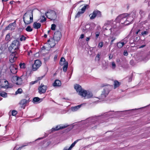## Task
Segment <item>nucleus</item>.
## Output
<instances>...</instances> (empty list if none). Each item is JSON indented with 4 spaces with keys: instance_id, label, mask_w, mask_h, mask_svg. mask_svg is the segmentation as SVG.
Instances as JSON below:
<instances>
[{
    "instance_id": "nucleus-1",
    "label": "nucleus",
    "mask_w": 150,
    "mask_h": 150,
    "mask_svg": "<svg viewBox=\"0 0 150 150\" xmlns=\"http://www.w3.org/2000/svg\"><path fill=\"white\" fill-rule=\"evenodd\" d=\"M23 21L25 25L30 24L33 22V11L31 10L27 11L24 15Z\"/></svg>"
},
{
    "instance_id": "nucleus-2",
    "label": "nucleus",
    "mask_w": 150,
    "mask_h": 150,
    "mask_svg": "<svg viewBox=\"0 0 150 150\" xmlns=\"http://www.w3.org/2000/svg\"><path fill=\"white\" fill-rule=\"evenodd\" d=\"M128 16L127 13L123 14L118 16L116 18V21L122 24L127 25L129 24V23H127L126 20V17Z\"/></svg>"
},
{
    "instance_id": "nucleus-3",
    "label": "nucleus",
    "mask_w": 150,
    "mask_h": 150,
    "mask_svg": "<svg viewBox=\"0 0 150 150\" xmlns=\"http://www.w3.org/2000/svg\"><path fill=\"white\" fill-rule=\"evenodd\" d=\"M45 15L48 18L53 20L57 18V16L56 12L51 10H49L47 12H46Z\"/></svg>"
},
{
    "instance_id": "nucleus-4",
    "label": "nucleus",
    "mask_w": 150,
    "mask_h": 150,
    "mask_svg": "<svg viewBox=\"0 0 150 150\" xmlns=\"http://www.w3.org/2000/svg\"><path fill=\"white\" fill-rule=\"evenodd\" d=\"M111 88V86L110 85H107L104 88L100 96L101 99H103L107 96Z\"/></svg>"
},
{
    "instance_id": "nucleus-5",
    "label": "nucleus",
    "mask_w": 150,
    "mask_h": 150,
    "mask_svg": "<svg viewBox=\"0 0 150 150\" xmlns=\"http://www.w3.org/2000/svg\"><path fill=\"white\" fill-rule=\"evenodd\" d=\"M18 40L17 39V40L13 41L11 44L10 48H11L14 50H17L19 48L20 44Z\"/></svg>"
},
{
    "instance_id": "nucleus-6",
    "label": "nucleus",
    "mask_w": 150,
    "mask_h": 150,
    "mask_svg": "<svg viewBox=\"0 0 150 150\" xmlns=\"http://www.w3.org/2000/svg\"><path fill=\"white\" fill-rule=\"evenodd\" d=\"M74 88L78 92L80 96L84 95L85 93H86V90L82 89L81 87L78 84H76L74 86Z\"/></svg>"
},
{
    "instance_id": "nucleus-7",
    "label": "nucleus",
    "mask_w": 150,
    "mask_h": 150,
    "mask_svg": "<svg viewBox=\"0 0 150 150\" xmlns=\"http://www.w3.org/2000/svg\"><path fill=\"white\" fill-rule=\"evenodd\" d=\"M90 19L92 20L94 19L96 16L100 17L101 16V12L98 10H95L93 13L89 15Z\"/></svg>"
},
{
    "instance_id": "nucleus-8",
    "label": "nucleus",
    "mask_w": 150,
    "mask_h": 150,
    "mask_svg": "<svg viewBox=\"0 0 150 150\" xmlns=\"http://www.w3.org/2000/svg\"><path fill=\"white\" fill-rule=\"evenodd\" d=\"M41 62L39 60H36L35 61V62L32 66V70L34 71L37 70L41 65Z\"/></svg>"
},
{
    "instance_id": "nucleus-9",
    "label": "nucleus",
    "mask_w": 150,
    "mask_h": 150,
    "mask_svg": "<svg viewBox=\"0 0 150 150\" xmlns=\"http://www.w3.org/2000/svg\"><path fill=\"white\" fill-rule=\"evenodd\" d=\"M109 29L110 30L111 33L115 36L118 35L120 33L119 28L116 26H114Z\"/></svg>"
},
{
    "instance_id": "nucleus-10",
    "label": "nucleus",
    "mask_w": 150,
    "mask_h": 150,
    "mask_svg": "<svg viewBox=\"0 0 150 150\" xmlns=\"http://www.w3.org/2000/svg\"><path fill=\"white\" fill-rule=\"evenodd\" d=\"M89 8V5L87 4H86L83 6L82 8L81 9V11H79L76 15L75 16V18H79L80 16L81 15L83 14L85 11L86 8Z\"/></svg>"
},
{
    "instance_id": "nucleus-11",
    "label": "nucleus",
    "mask_w": 150,
    "mask_h": 150,
    "mask_svg": "<svg viewBox=\"0 0 150 150\" xmlns=\"http://www.w3.org/2000/svg\"><path fill=\"white\" fill-rule=\"evenodd\" d=\"M61 37V33L60 32L58 31L55 32L54 34L53 38L55 40L58 41L60 40Z\"/></svg>"
},
{
    "instance_id": "nucleus-12",
    "label": "nucleus",
    "mask_w": 150,
    "mask_h": 150,
    "mask_svg": "<svg viewBox=\"0 0 150 150\" xmlns=\"http://www.w3.org/2000/svg\"><path fill=\"white\" fill-rule=\"evenodd\" d=\"M47 89V87L46 86L41 84L38 88L39 92L40 94L44 93L45 92Z\"/></svg>"
},
{
    "instance_id": "nucleus-13",
    "label": "nucleus",
    "mask_w": 150,
    "mask_h": 150,
    "mask_svg": "<svg viewBox=\"0 0 150 150\" xmlns=\"http://www.w3.org/2000/svg\"><path fill=\"white\" fill-rule=\"evenodd\" d=\"M18 57V55H16L15 53H12L9 57V61L10 62L13 63L16 61Z\"/></svg>"
},
{
    "instance_id": "nucleus-14",
    "label": "nucleus",
    "mask_w": 150,
    "mask_h": 150,
    "mask_svg": "<svg viewBox=\"0 0 150 150\" xmlns=\"http://www.w3.org/2000/svg\"><path fill=\"white\" fill-rule=\"evenodd\" d=\"M10 70L11 73L13 74H16L17 71V67L16 65H11L10 67Z\"/></svg>"
},
{
    "instance_id": "nucleus-15",
    "label": "nucleus",
    "mask_w": 150,
    "mask_h": 150,
    "mask_svg": "<svg viewBox=\"0 0 150 150\" xmlns=\"http://www.w3.org/2000/svg\"><path fill=\"white\" fill-rule=\"evenodd\" d=\"M68 126V125H64L62 126L60 125L57 126L55 128H53L52 129V131H57L59 129H62L65 128Z\"/></svg>"
},
{
    "instance_id": "nucleus-16",
    "label": "nucleus",
    "mask_w": 150,
    "mask_h": 150,
    "mask_svg": "<svg viewBox=\"0 0 150 150\" xmlns=\"http://www.w3.org/2000/svg\"><path fill=\"white\" fill-rule=\"evenodd\" d=\"M13 79L16 81V83L18 85H21L22 83V79L21 77L17 76L13 77Z\"/></svg>"
},
{
    "instance_id": "nucleus-17",
    "label": "nucleus",
    "mask_w": 150,
    "mask_h": 150,
    "mask_svg": "<svg viewBox=\"0 0 150 150\" xmlns=\"http://www.w3.org/2000/svg\"><path fill=\"white\" fill-rule=\"evenodd\" d=\"M15 23H10L8 26L6 27L5 28V30H14L15 28V27L14 25H15Z\"/></svg>"
},
{
    "instance_id": "nucleus-18",
    "label": "nucleus",
    "mask_w": 150,
    "mask_h": 150,
    "mask_svg": "<svg viewBox=\"0 0 150 150\" xmlns=\"http://www.w3.org/2000/svg\"><path fill=\"white\" fill-rule=\"evenodd\" d=\"M55 40L54 38H51L49 39L47 41L49 42V44L51 47H54L55 45Z\"/></svg>"
},
{
    "instance_id": "nucleus-19",
    "label": "nucleus",
    "mask_w": 150,
    "mask_h": 150,
    "mask_svg": "<svg viewBox=\"0 0 150 150\" xmlns=\"http://www.w3.org/2000/svg\"><path fill=\"white\" fill-rule=\"evenodd\" d=\"M84 95H82L83 97H86L87 98H90L93 96V94L92 93L86 91V93H84Z\"/></svg>"
},
{
    "instance_id": "nucleus-20",
    "label": "nucleus",
    "mask_w": 150,
    "mask_h": 150,
    "mask_svg": "<svg viewBox=\"0 0 150 150\" xmlns=\"http://www.w3.org/2000/svg\"><path fill=\"white\" fill-rule=\"evenodd\" d=\"M42 100L43 98L40 99L38 97H34L33 99V101L34 103H40Z\"/></svg>"
},
{
    "instance_id": "nucleus-21",
    "label": "nucleus",
    "mask_w": 150,
    "mask_h": 150,
    "mask_svg": "<svg viewBox=\"0 0 150 150\" xmlns=\"http://www.w3.org/2000/svg\"><path fill=\"white\" fill-rule=\"evenodd\" d=\"M33 28L35 29H38L40 28L41 25L40 23L35 22L33 23Z\"/></svg>"
},
{
    "instance_id": "nucleus-22",
    "label": "nucleus",
    "mask_w": 150,
    "mask_h": 150,
    "mask_svg": "<svg viewBox=\"0 0 150 150\" xmlns=\"http://www.w3.org/2000/svg\"><path fill=\"white\" fill-rule=\"evenodd\" d=\"M61 85V81L59 80H56L54 82L53 84V85L54 86H60Z\"/></svg>"
},
{
    "instance_id": "nucleus-23",
    "label": "nucleus",
    "mask_w": 150,
    "mask_h": 150,
    "mask_svg": "<svg viewBox=\"0 0 150 150\" xmlns=\"http://www.w3.org/2000/svg\"><path fill=\"white\" fill-rule=\"evenodd\" d=\"M113 24V22L112 21H108L106 22L105 24V25L104 26V28H105V27H108V26L109 25H111ZM105 28L106 30H108V29H107L106 28Z\"/></svg>"
},
{
    "instance_id": "nucleus-24",
    "label": "nucleus",
    "mask_w": 150,
    "mask_h": 150,
    "mask_svg": "<svg viewBox=\"0 0 150 150\" xmlns=\"http://www.w3.org/2000/svg\"><path fill=\"white\" fill-rule=\"evenodd\" d=\"M147 59H146V58L145 56H142L139 57L138 60L139 62L146 61Z\"/></svg>"
},
{
    "instance_id": "nucleus-25",
    "label": "nucleus",
    "mask_w": 150,
    "mask_h": 150,
    "mask_svg": "<svg viewBox=\"0 0 150 150\" xmlns=\"http://www.w3.org/2000/svg\"><path fill=\"white\" fill-rule=\"evenodd\" d=\"M81 105H80L74 107H72L71 108V110L73 111H76L81 107Z\"/></svg>"
},
{
    "instance_id": "nucleus-26",
    "label": "nucleus",
    "mask_w": 150,
    "mask_h": 150,
    "mask_svg": "<svg viewBox=\"0 0 150 150\" xmlns=\"http://www.w3.org/2000/svg\"><path fill=\"white\" fill-rule=\"evenodd\" d=\"M66 62L65 58L62 57L61 58L60 60V64L61 65H63L65 64L66 62Z\"/></svg>"
},
{
    "instance_id": "nucleus-27",
    "label": "nucleus",
    "mask_w": 150,
    "mask_h": 150,
    "mask_svg": "<svg viewBox=\"0 0 150 150\" xmlns=\"http://www.w3.org/2000/svg\"><path fill=\"white\" fill-rule=\"evenodd\" d=\"M7 83L8 84V81L4 79H0V87L2 88L3 83Z\"/></svg>"
},
{
    "instance_id": "nucleus-28",
    "label": "nucleus",
    "mask_w": 150,
    "mask_h": 150,
    "mask_svg": "<svg viewBox=\"0 0 150 150\" xmlns=\"http://www.w3.org/2000/svg\"><path fill=\"white\" fill-rule=\"evenodd\" d=\"M120 42L117 43V46L119 48H122L123 45L126 44V42Z\"/></svg>"
},
{
    "instance_id": "nucleus-29",
    "label": "nucleus",
    "mask_w": 150,
    "mask_h": 150,
    "mask_svg": "<svg viewBox=\"0 0 150 150\" xmlns=\"http://www.w3.org/2000/svg\"><path fill=\"white\" fill-rule=\"evenodd\" d=\"M81 140L80 139H77L69 147V149H71L74 146L75 144L79 140Z\"/></svg>"
},
{
    "instance_id": "nucleus-30",
    "label": "nucleus",
    "mask_w": 150,
    "mask_h": 150,
    "mask_svg": "<svg viewBox=\"0 0 150 150\" xmlns=\"http://www.w3.org/2000/svg\"><path fill=\"white\" fill-rule=\"evenodd\" d=\"M133 19V18L132 17H131V16H128L127 17H126V21H127V23H129L132 22Z\"/></svg>"
},
{
    "instance_id": "nucleus-31",
    "label": "nucleus",
    "mask_w": 150,
    "mask_h": 150,
    "mask_svg": "<svg viewBox=\"0 0 150 150\" xmlns=\"http://www.w3.org/2000/svg\"><path fill=\"white\" fill-rule=\"evenodd\" d=\"M0 96H1L5 98L7 96V93L4 91H0Z\"/></svg>"
},
{
    "instance_id": "nucleus-32",
    "label": "nucleus",
    "mask_w": 150,
    "mask_h": 150,
    "mask_svg": "<svg viewBox=\"0 0 150 150\" xmlns=\"http://www.w3.org/2000/svg\"><path fill=\"white\" fill-rule=\"evenodd\" d=\"M64 66L63 67V71L66 72L67 70V69L68 66V63L67 62H66L65 64H64Z\"/></svg>"
},
{
    "instance_id": "nucleus-33",
    "label": "nucleus",
    "mask_w": 150,
    "mask_h": 150,
    "mask_svg": "<svg viewBox=\"0 0 150 150\" xmlns=\"http://www.w3.org/2000/svg\"><path fill=\"white\" fill-rule=\"evenodd\" d=\"M120 85V83L118 81H114V86L115 88L119 86Z\"/></svg>"
},
{
    "instance_id": "nucleus-34",
    "label": "nucleus",
    "mask_w": 150,
    "mask_h": 150,
    "mask_svg": "<svg viewBox=\"0 0 150 150\" xmlns=\"http://www.w3.org/2000/svg\"><path fill=\"white\" fill-rule=\"evenodd\" d=\"M19 65L21 69H25L26 67L25 64V63H21Z\"/></svg>"
},
{
    "instance_id": "nucleus-35",
    "label": "nucleus",
    "mask_w": 150,
    "mask_h": 150,
    "mask_svg": "<svg viewBox=\"0 0 150 150\" xmlns=\"http://www.w3.org/2000/svg\"><path fill=\"white\" fill-rule=\"evenodd\" d=\"M139 13L140 16L142 17L144 16L145 14V12L142 10H140Z\"/></svg>"
},
{
    "instance_id": "nucleus-36",
    "label": "nucleus",
    "mask_w": 150,
    "mask_h": 150,
    "mask_svg": "<svg viewBox=\"0 0 150 150\" xmlns=\"http://www.w3.org/2000/svg\"><path fill=\"white\" fill-rule=\"evenodd\" d=\"M27 102V100L25 99H23L22 100L21 102L20 103L22 105H24L26 104Z\"/></svg>"
},
{
    "instance_id": "nucleus-37",
    "label": "nucleus",
    "mask_w": 150,
    "mask_h": 150,
    "mask_svg": "<svg viewBox=\"0 0 150 150\" xmlns=\"http://www.w3.org/2000/svg\"><path fill=\"white\" fill-rule=\"evenodd\" d=\"M25 30L28 32H31L33 30V29L30 26H28L25 29Z\"/></svg>"
},
{
    "instance_id": "nucleus-38",
    "label": "nucleus",
    "mask_w": 150,
    "mask_h": 150,
    "mask_svg": "<svg viewBox=\"0 0 150 150\" xmlns=\"http://www.w3.org/2000/svg\"><path fill=\"white\" fill-rule=\"evenodd\" d=\"M10 36L9 34H7L6 36L5 40L7 41H9L10 40Z\"/></svg>"
},
{
    "instance_id": "nucleus-39",
    "label": "nucleus",
    "mask_w": 150,
    "mask_h": 150,
    "mask_svg": "<svg viewBox=\"0 0 150 150\" xmlns=\"http://www.w3.org/2000/svg\"><path fill=\"white\" fill-rule=\"evenodd\" d=\"M26 38L23 35H21L20 36V40L21 41H22L23 40H26Z\"/></svg>"
},
{
    "instance_id": "nucleus-40",
    "label": "nucleus",
    "mask_w": 150,
    "mask_h": 150,
    "mask_svg": "<svg viewBox=\"0 0 150 150\" xmlns=\"http://www.w3.org/2000/svg\"><path fill=\"white\" fill-rule=\"evenodd\" d=\"M4 83V86H3L2 88H8L10 87H9V83H8V84L7 83Z\"/></svg>"
},
{
    "instance_id": "nucleus-41",
    "label": "nucleus",
    "mask_w": 150,
    "mask_h": 150,
    "mask_svg": "<svg viewBox=\"0 0 150 150\" xmlns=\"http://www.w3.org/2000/svg\"><path fill=\"white\" fill-rule=\"evenodd\" d=\"M22 91V90L21 88H19L18 89L17 91L16 92V94L18 93H21Z\"/></svg>"
},
{
    "instance_id": "nucleus-42",
    "label": "nucleus",
    "mask_w": 150,
    "mask_h": 150,
    "mask_svg": "<svg viewBox=\"0 0 150 150\" xmlns=\"http://www.w3.org/2000/svg\"><path fill=\"white\" fill-rule=\"evenodd\" d=\"M56 27V25L54 24H52L51 25V29L52 30H55V28Z\"/></svg>"
},
{
    "instance_id": "nucleus-43",
    "label": "nucleus",
    "mask_w": 150,
    "mask_h": 150,
    "mask_svg": "<svg viewBox=\"0 0 150 150\" xmlns=\"http://www.w3.org/2000/svg\"><path fill=\"white\" fill-rule=\"evenodd\" d=\"M128 37H126L124 39H123L122 41L121 42H126V44L127 43L128 40Z\"/></svg>"
},
{
    "instance_id": "nucleus-44",
    "label": "nucleus",
    "mask_w": 150,
    "mask_h": 150,
    "mask_svg": "<svg viewBox=\"0 0 150 150\" xmlns=\"http://www.w3.org/2000/svg\"><path fill=\"white\" fill-rule=\"evenodd\" d=\"M148 32L146 31H144L141 33V34L142 35L144 36L145 35L147 34H148Z\"/></svg>"
},
{
    "instance_id": "nucleus-45",
    "label": "nucleus",
    "mask_w": 150,
    "mask_h": 150,
    "mask_svg": "<svg viewBox=\"0 0 150 150\" xmlns=\"http://www.w3.org/2000/svg\"><path fill=\"white\" fill-rule=\"evenodd\" d=\"M46 20V18L44 16H43L42 17V18H41L40 22L42 23H43Z\"/></svg>"
},
{
    "instance_id": "nucleus-46",
    "label": "nucleus",
    "mask_w": 150,
    "mask_h": 150,
    "mask_svg": "<svg viewBox=\"0 0 150 150\" xmlns=\"http://www.w3.org/2000/svg\"><path fill=\"white\" fill-rule=\"evenodd\" d=\"M103 42H100L99 43V44L98 45V47L101 48L103 46Z\"/></svg>"
},
{
    "instance_id": "nucleus-47",
    "label": "nucleus",
    "mask_w": 150,
    "mask_h": 150,
    "mask_svg": "<svg viewBox=\"0 0 150 150\" xmlns=\"http://www.w3.org/2000/svg\"><path fill=\"white\" fill-rule=\"evenodd\" d=\"M17 113V112L15 110H13L12 111V114L13 116H15Z\"/></svg>"
},
{
    "instance_id": "nucleus-48",
    "label": "nucleus",
    "mask_w": 150,
    "mask_h": 150,
    "mask_svg": "<svg viewBox=\"0 0 150 150\" xmlns=\"http://www.w3.org/2000/svg\"><path fill=\"white\" fill-rule=\"evenodd\" d=\"M111 38L112 39V40L111 41L110 43L111 44H112V43L114 41V40L116 39V38L114 36H112V37H111Z\"/></svg>"
},
{
    "instance_id": "nucleus-49",
    "label": "nucleus",
    "mask_w": 150,
    "mask_h": 150,
    "mask_svg": "<svg viewBox=\"0 0 150 150\" xmlns=\"http://www.w3.org/2000/svg\"><path fill=\"white\" fill-rule=\"evenodd\" d=\"M100 55L99 54H98L96 57V59H97L99 61L100 59Z\"/></svg>"
},
{
    "instance_id": "nucleus-50",
    "label": "nucleus",
    "mask_w": 150,
    "mask_h": 150,
    "mask_svg": "<svg viewBox=\"0 0 150 150\" xmlns=\"http://www.w3.org/2000/svg\"><path fill=\"white\" fill-rule=\"evenodd\" d=\"M112 68L114 69L116 67V65L114 62H112Z\"/></svg>"
},
{
    "instance_id": "nucleus-51",
    "label": "nucleus",
    "mask_w": 150,
    "mask_h": 150,
    "mask_svg": "<svg viewBox=\"0 0 150 150\" xmlns=\"http://www.w3.org/2000/svg\"><path fill=\"white\" fill-rule=\"evenodd\" d=\"M37 82H38L37 80L35 81H33L30 82V85H33V84H34L35 83H37Z\"/></svg>"
},
{
    "instance_id": "nucleus-52",
    "label": "nucleus",
    "mask_w": 150,
    "mask_h": 150,
    "mask_svg": "<svg viewBox=\"0 0 150 150\" xmlns=\"http://www.w3.org/2000/svg\"><path fill=\"white\" fill-rule=\"evenodd\" d=\"M99 35V33L98 32L96 33V39H97Z\"/></svg>"
},
{
    "instance_id": "nucleus-53",
    "label": "nucleus",
    "mask_w": 150,
    "mask_h": 150,
    "mask_svg": "<svg viewBox=\"0 0 150 150\" xmlns=\"http://www.w3.org/2000/svg\"><path fill=\"white\" fill-rule=\"evenodd\" d=\"M123 54L125 56H127L128 54V52L127 51H125L123 52Z\"/></svg>"
},
{
    "instance_id": "nucleus-54",
    "label": "nucleus",
    "mask_w": 150,
    "mask_h": 150,
    "mask_svg": "<svg viewBox=\"0 0 150 150\" xmlns=\"http://www.w3.org/2000/svg\"><path fill=\"white\" fill-rule=\"evenodd\" d=\"M84 35L83 34H82L81 35L79 39H82L84 38Z\"/></svg>"
},
{
    "instance_id": "nucleus-55",
    "label": "nucleus",
    "mask_w": 150,
    "mask_h": 150,
    "mask_svg": "<svg viewBox=\"0 0 150 150\" xmlns=\"http://www.w3.org/2000/svg\"><path fill=\"white\" fill-rule=\"evenodd\" d=\"M109 59H112L113 57V56L111 54H110L109 55Z\"/></svg>"
},
{
    "instance_id": "nucleus-56",
    "label": "nucleus",
    "mask_w": 150,
    "mask_h": 150,
    "mask_svg": "<svg viewBox=\"0 0 150 150\" xmlns=\"http://www.w3.org/2000/svg\"><path fill=\"white\" fill-rule=\"evenodd\" d=\"M90 37H87L86 38V40L87 41H88L90 40Z\"/></svg>"
},
{
    "instance_id": "nucleus-57",
    "label": "nucleus",
    "mask_w": 150,
    "mask_h": 150,
    "mask_svg": "<svg viewBox=\"0 0 150 150\" xmlns=\"http://www.w3.org/2000/svg\"><path fill=\"white\" fill-rule=\"evenodd\" d=\"M133 62H134V61L133 60H131L130 61V64H131V65H132L133 64Z\"/></svg>"
},
{
    "instance_id": "nucleus-58",
    "label": "nucleus",
    "mask_w": 150,
    "mask_h": 150,
    "mask_svg": "<svg viewBox=\"0 0 150 150\" xmlns=\"http://www.w3.org/2000/svg\"><path fill=\"white\" fill-rule=\"evenodd\" d=\"M145 46V45H142L141 46H140L139 47V48H143V47H144Z\"/></svg>"
},
{
    "instance_id": "nucleus-59",
    "label": "nucleus",
    "mask_w": 150,
    "mask_h": 150,
    "mask_svg": "<svg viewBox=\"0 0 150 150\" xmlns=\"http://www.w3.org/2000/svg\"><path fill=\"white\" fill-rule=\"evenodd\" d=\"M140 31V29H139L137 31L136 33V34H138V33Z\"/></svg>"
},
{
    "instance_id": "nucleus-60",
    "label": "nucleus",
    "mask_w": 150,
    "mask_h": 150,
    "mask_svg": "<svg viewBox=\"0 0 150 150\" xmlns=\"http://www.w3.org/2000/svg\"><path fill=\"white\" fill-rule=\"evenodd\" d=\"M8 0H2V2H6V1H8Z\"/></svg>"
},
{
    "instance_id": "nucleus-61",
    "label": "nucleus",
    "mask_w": 150,
    "mask_h": 150,
    "mask_svg": "<svg viewBox=\"0 0 150 150\" xmlns=\"http://www.w3.org/2000/svg\"><path fill=\"white\" fill-rule=\"evenodd\" d=\"M71 149H69V148L68 149L66 148H64L63 150H71Z\"/></svg>"
},
{
    "instance_id": "nucleus-62",
    "label": "nucleus",
    "mask_w": 150,
    "mask_h": 150,
    "mask_svg": "<svg viewBox=\"0 0 150 150\" xmlns=\"http://www.w3.org/2000/svg\"><path fill=\"white\" fill-rule=\"evenodd\" d=\"M30 52L32 53V52L31 51H30L29 52H28V55H30Z\"/></svg>"
},
{
    "instance_id": "nucleus-63",
    "label": "nucleus",
    "mask_w": 150,
    "mask_h": 150,
    "mask_svg": "<svg viewBox=\"0 0 150 150\" xmlns=\"http://www.w3.org/2000/svg\"><path fill=\"white\" fill-rule=\"evenodd\" d=\"M44 37L45 38H46L47 37V35L46 34H45Z\"/></svg>"
},
{
    "instance_id": "nucleus-64",
    "label": "nucleus",
    "mask_w": 150,
    "mask_h": 150,
    "mask_svg": "<svg viewBox=\"0 0 150 150\" xmlns=\"http://www.w3.org/2000/svg\"><path fill=\"white\" fill-rule=\"evenodd\" d=\"M148 5L149 6H150V1L149 2H148Z\"/></svg>"
}]
</instances>
